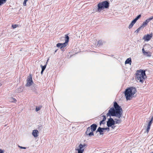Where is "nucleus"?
Returning a JSON list of instances; mask_svg holds the SVG:
<instances>
[{
  "label": "nucleus",
  "mask_w": 153,
  "mask_h": 153,
  "mask_svg": "<svg viewBox=\"0 0 153 153\" xmlns=\"http://www.w3.org/2000/svg\"><path fill=\"white\" fill-rule=\"evenodd\" d=\"M141 16V15H139L134 20L136 22L137 20L139 19Z\"/></svg>",
  "instance_id": "22"
},
{
  "label": "nucleus",
  "mask_w": 153,
  "mask_h": 153,
  "mask_svg": "<svg viewBox=\"0 0 153 153\" xmlns=\"http://www.w3.org/2000/svg\"><path fill=\"white\" fill-rule=\"evenodd\" d=\"M40 109V108L39 107H36V111H39Z\"/></svg>",
  "instance_id": "29"
},
{
  "label": "nucleus",
  "mask_w": 153,
  "mask_h": 153,
  "mask_svg": "<svg viewBox=\"0 0 153 153\" xmlns=\"http://www.w3.org/2000/svg\"><path fill=\"white\" fill-rule=\"evenodd\" d=\"M69 39V37L67 35H65V42L63 43H61V48H64L66 47L68 43V42Z\"/></svg>",
  "instance_id": "8"
},
{
  "label": "nucleus",
  "mask_w": 153,
  "mask_h": 153,
  "mask_svg": "<svg viewBox=\"0 0 153 153\" xmlns=\"http://www.w3.org/2000/svg\"><path fill=\"white\" fill-rule=\"evenodd\" d=\"M146 78L145 70L141 69L137 71L135 78L137 82L143 83Z\"/></svg>",
  "instance_id": "2"
},
{
  "label": "nucleus",
  "mask_w": 153,
  "mask_h": 153,
  "mask_svg": "<svg viewBox=\"0 0 153 153\" xmlns=\"http://www.w3.org/2000/svg\"><path fill=\"white\" fill-rule=\"evenodd\" d=\"M8 101L11 102H15L16 101V100L13 97H10L8 98Z\"/></svg>",
  "instance_id": "17"
},
{
  "label": "nucleus",
  "mask_w": 153,
  "mask_h": 153,
  "mask_svg": "<svg viewBox=\"0 0 153 153\" xmlns=\"http://www.w3.org/2000/svg\"><path fill=\"white\" fill-rule=\"evenodd\" d=\"M102 42L101 40H99L98 42L97 45L100 46L102 45Z\"/></svg>",
  "instance_id": "23"
},
{
  "label": "nucleus",
  "mask_w": 153,
  "mask_h": 153,
  "mask_svg": "<svg viewBox=\"0 0 153 153\" xmlns=\"http://www.w3.org/2000/svg\"><path fill=\"white\" fill-rule=\"evenodd\" d=\"M142 51L144 55L147 56H151L150 53L149 52L145 51L143 48L142 49Z\"/></svg>",
  "instance_id": "16"
},
{
  "label": "nucleus",
  "mask_w": 153,
  "mask_h": 153,
  "mask_svg": "<svg viewBox=\"0 0 153 153\" xmlns=\"http://www.w3.org/2000/svg\"><path fill=\"white\" fill-rule=\"evenodd\" d=\"M4 152L1 149H0V153H3Z\"/></svg>",
  "instance_id": "36"
},
{
  "label": "nucleus",
  "mask_w": 153,
  "mask_h": 153,
  "mask_svg": "<svg viewBox=\"0 0 153 153\" xmlns=\"http://www.w3.org/2000/svg\"><path fill=\"white\" fill-rule=\"evenodd\" d=\"M39 131L37 130H34L32 132V134L34 137H37L38 136Z\"/></svg>",
  "instance_id": "14"
},
{
  "label": "nucleus",
  "mask_w": 153,
  "mask_h": 153,
  "mask_svg": "<svg viewBox=\"0 0 153 153\" xmlns=\"http://www.w3.org/2000/svg\"><path fill=\"white\" fill-rule=\"evenodd\" d=\"M27 0H24V2H23V5L25 6H26V2H27Z\"/></svg>",
  "instance_id": "28"
},
{
  "label": "nucleus",
  "mask_w": 153,
  "mask_h": 153,
  "mask_svg": "<svg viewBox=\"0 0 153 153\" xmlns=\"http://www.w3.org/2000/svg\"><path fill=\"white\" fill-rule=\"evenodd\" d=\"M7 0H0V5H1L5 3Z\"/></svg>",
  "instance_id": "21"
},
{
  "label": "nucleus",
  "mask_w": 153,
  "mask_h": 153,
  "mask_svg": "<svg viewBox=\"0 0 153 153\" xmlns=\"http://www.w3.org/2000/svg\"><path fill=\"white\" fill-rule=\"evenodd\" d=\"M22 90L21 88L18 89V92H22Z\"/></svg>",
  "instance_id": "35"
},
{
  "label": "nucleus",
  "mask_w": 153,
  "mask_h": 153,
  "mask_svg": "<svg viewBox=\"0 0 153 153\" xmlns=\"http://www.w3.org/2000/svg\"><path fill=\"white\" fill-rule=\"evenodd\" d=\"M87 145L85 144H80L78 148H76L75 150L78 151V153H83L84 149L87 147Z\"/></svg>",
  "instance_id": "4"
},
{
  "label": "nucleus",
  "mask_w": 153,
  "mask_h": 153,
  "mask_svg": "<svg viewBox=\"0 0 153 153\" xmlns=\"http://www.w3.org/2000/svg\"><path fill=\"white\" fill-rule=\"evenodd\" d=\"M150 128V126H147V130H149Z\"/></svg>",
  "instance_id": "34"
},
{
  "label": "nucleus",
  "mask_w": 153,
  "mask_h": 153,
  "mask_svg": "<svg viewBox=\"0 0 153 153\" xmlns=\"http://www.w3.org/2000/svg\"><path fill=\"white\" fill-rule=\"evenodd\" d=\"M97 125L93 124L91 126L90 128L91 129V131L92 132L95 131L97 129Z\"/></svg>",
  "instance_id": "13"
},
{
  "label": "nucleus",
  "mask_w": 153,
  "mask_h": 153,
  "mask_svg": "<svg viewBox=\"0 0 153 153\" xmlns=\"http://www.w3.org/2000/svg\"><path fill=\"white\" fill-rule=\"evenodd\" d=\"M48 60H49V59H48L47 60V62H46V63H47H47H48Z\"/></svg>",
  "instance_id": "41"
},
{
  "label": "nucleus",
  "mask_w": 153,
  "mask_h": 153,
  "mask_svg": "<svg viewBox=\"0 0 153 153\" xmlns=\"http://www.w3.org/2000/svg\"><path fill=\"white\" fill-rule=\"evenodd\" d=\"M135 23L136 22L133 20L129 25V28L130 29L131 28Z\"/></svg>",
  "instance_id": "19"
},
{
  "label": "nucleus",
  "mask_w": 153,
  "mask_h": 153,
  "mask_svg": "<svg viewBox=\"0 0 153 153\" xmlns=\"http://www.w3.org/2000/svg\"><path fill=\"white\" fill-rule=\"evenodd\" d=\"M149 130H147V129H146V132L148 133L149 132Z\"/></svg>",
  "instance_id": "37"
},
{
  "label": "nucleus",
  "mask_w": 153,
  "mask_h": 153,
  "mask_svg": "<svg viewBox=\"0 0 153 153\" xmlns=\"http://www.w3.org/2000/svg\"><path fill=\"white\" fill-rule=\"evenodd\" d=\"M136 92L135 88L130 87L126 89L125 92V95L127 100H130L133 97Z\"/></svg>",
  "instance_id": "3"
},
{
  "label": "nucleus",
  "mask_w": 153,
  "mask_h": 153,
  "mask_svg": "<svg viewBox=\"0 0 153 153\" xmlns=\"http://www.w3.org/2000/svg\"><path fill=\"white\" fill-rule=\"evenodd\" d=\"M105 123V121H104L102 120L101 121L100 123V125H101L102 124H104Z\"/></svg>",
  "instance_id": "26"
},
{
  "label": "nucleus",
  "mask_w": 153,
  "mask_h": 153,
  "mask_svg": "<svg viewBox=\"0 0 153 153\" xmlns=\"http://www.w3.org/2000/svg\"><path fill=\"white\" fill-rule=\"evenodd\" d=\"M103 120H102L104 121H105V120L106 119V116H105L104 115L103 116Z\"/></svg>",
  "instance_id": "32"
},
{
  "label": "nucleus",
  "mask_w": 153,
  "mask_h": 153,
  "mask_svg": "<svg viewBox=\"0 0 153 153\" xmlns=\"http://www.w3.org/2000/svg\"><path fill=\"white\" fill-rule=\"evenodd\" d=\"M100 3L104 8H107L109 7V3L107 1H102Z\"/></svg>",
  "instance_id": "10"
},
{
  "label": "nucleus",
  "mask_w": 153,
  "mask_h": 153,
  "mask_svg": "<svg viewBox=\"0 0 153 153\" xmlns=\"http://www.w3.org/2000/svg\"><path fill=\"white\" fill-rule=\"evenodd\" d=\"M85 134L87 136L89 137H91L94 135V133L91 131L90 127H88L87 128V130L85 131Z\"/></svg>",
  "instance_id": "7"
},
{
  "label": "nucleus",
  "mask_w": 153,
  "mask_h": 153,
  "mask_svg": "<svg viewBox=\"0 0 153 153\" xmlns=\"http://www.w3.org/2000/svg\"><path fill=\"white\" fill-rule=\"evenodd\" d=\"M152 121L151 120L148 123V126H151V124H152Z\"/></svg>",
  "instance_id": "27"
},
{
  "label": "nucleus",
  "mask_w": 153,
  "mask_h": 153,
  "mask_svg": "<svg viewBox=\"0 0 153 153\" xmlns=\"http://www.w3.org/2000/svg\"><path fill=\"white\" fill-rule=\"evenodd\" d=\"M56 47L58 48H60L61 49V43H58L56 44Z\"/></svg>",
  "instance_id": "24"
},
{
  "label": "nucleus",
  "mask_w": 153,
  "mask_h": 153,
  "mask_svg": "<svg viewBox=\"0 0 153 153\" xmlns=\"http://www.w3.org/2000/svg\"><path fill=\"white\" fill-rule=\"evenodd\" d=\"M142 27H141V26L139 28H138L135 31V32H137V33H138L140 31V29Z\"/></svg>",
  "instance_id": "25"
},
{
  "label": "nucleus",
  "mask_w": 153,
  "mask_h": 153,
  "mask_svg": "<svg viewBox=\"0 0 153 153\" xmlns=\"http://www.w3.org/2000/svg\"><path fill=\"white\" fill-rule=\"evenodd\" d=\"M152 121H153V116L152 117L151 120Z\"/></svg>",
  "instance_id": "40"
},
{
  "label": "nucleus",
  "mask_w": 153,
  "mask_h": 153,
  "mask_svg": "<svg viewBox=\"0 0 153 153\" xmlns=\"http://www.w3.org/2000/svg\"><path fill=\"white\" fill-rule=\"evenodd\" d=\"M104 130H106L108 131H109V128H108V127H107L106 128H104Z\"/></svg>",
  "instance_id": "33"
},
{
  "label": "nucleus",
  "mask_w": 153,
  "mask_h": 153,
  "mask_svg": "<svg viewBox=\"0 0 153 153\" xmlns=\"http://www.w3.org/2000/svg\"><path fill=\"white\" fill-rule=\"evenodd\" d=\"M56 50L55 51V52H56Z\"/></svg>",
  "instance_id": "42"
},
{
  "label": "nucleus",
  "mask_w": 153,
  "mask_h": 153,
  "mask_svg": "<svg viewBox=\"0 0 153 153\" xmlns=\"http://www.w3.org/2000/svg\"><path fill=\"white\" fill-rule=\"evenodd\" d=\"M44 71L42 70L41 71V74H43V72Z\"/></svg>",
  "instance_id": "38"
},
{
  "label": "nucleus",
  "mask_w": 153,
  "mask_h": 153,
  "mask_svg": "<svg viewBox=\"0 0 153 153\" xmlns=\"http://www.w3.org/2000/svg\"><path fill=\"white\" fill-rule=\"evenodd\" d=\"M18 25H12V27L13 28H15L17 27Z\"/></svg>",
  "instance_id": "31"
},
{
  "label": "nucleus",
  "mask_w": 153,
  "mask_h": 153,
  "mask_svg": "<svg viewBox=\"0 0 153 153\" xmlns=\"http://www.w3.org/2000/svg\"><path fill=\"white\" fill-rule=\"evenodd\" d=\"M152 37V34H147L144 36L143 37V39L145 41H148Z\"/></svg>",
  "instance_id": "12"
},
{
  "label": "nucleus",
  "mask_w": 153,
  "mask_h": 153,
  "mask_svg": "<svg viewBox=\"0 0 153 153\" xmlns=\"http://www.w3.org/2000/svg\"><path fill=\"white\" fill-rule=\"evenodd\" d=\"M114 108L110 109L108 113L106 114L107 117L108 116H115L118 119H114L115 123L119 124L121 122V120L120 118L123 115V110L122 108L117 103L115 102L114 104Z\"/></svg>",
  "instance_id": "1"
},
{
  "label": "nucleus",
  "mask_w": 153,
  "mask_h": 153,
  "mask_svg": "<svg viewBox=\"0 0 153 153\" xmlns=\"http://www.w3.org/2000/svg\"><path fill=\"white\" fill-rule=\"evenodd\" d=\"M131 58H128L125 62V64H129L131 65Z\"/></svg>",
  "instance_id": "18"
},
{
  "label": "nucleus",
  "mask_w": 153,
  "mask_h": 153,
  "mask_svg": "<svg viewBox=\"0 0 153 153\" xmlns=\"http://www.w3.org/2000/svg\"><path fill=\"white\" fill-rule=\"evenodd\" d=\"M115 124V121L113 118L111 117L109 119H108V120L107 122V126L108 127L111 126H114Z\"/></svg>",
  "instance_id": "5"
},
{
  "label": "nucleus",
  "mask_w": 153,
  "mask_h": 153,
  "mask_svg": "<svg viewBox=\"0 0 153 153\" xmlns=\"http://www.w3.org/2000/svg\"><path fill=\"white\" fill-rule=\"evenodd\" d=\"M18 147L21 149H26L25 147H23L21 146H20L19 145L18 146Z\"/></svg>",
  "instance_id": "30"
},
{
  "label": "nucleus",
  "mask_w": 153,
  "mask_h": 153,
  "mask_svg": "<svg viewBox=\"0 0 153 153\" xmlns=\"http://www.w3.org/2000/svg\"><path fill=\"white\" fill-rule=\"evenodd\" d=\"M104 130V128H101L100 127H99L97 129V130L96 131V132H99L100 134V135L103 134V132Z\"/></svg>",
  "instance_id": "15"
},
{
  "label": "nucleus",
  "mask_w": 153,
  "mask_h": 153,
  "mask_svg": "<svg viewBox=\"0 0 153 153\" xmlns=\"http://www.w3.org/2000/svg\"><path fill=\"white\" fill-rule=\"evenodd\" d=\"M153 19V16L151 17L150 18H149L148 19H146L144 22L141 26L142 27H145L148 23L151 20H152Z\"/></svg>",
  "instance_id": "11"
},
{
  "label": "nucleus",
  "mask_w": 153,
  "mask_h": 153,
  "mask_svg": "<svg viewBox=\"0 0 153 153\" xmlns=\"http://www.w3.org/2000/svg\"><path fill=\"white\" fill-rule=\"evenodd\" d=\"M33 83V81L32 79V77L31 74L29 75V76L27 79V82L26 84V86H31Z\"/></svg>",
  "instance_id": "6"
},
{
  "label": "nucleus",
  "mask_w": 153,
  "mask_h": 153,
  "mask_svg": "<svg viewBox=\"0 0 153 153\" xmlns=\"http://www.w3.org/2000/svg\"><path fill=\"white\" fill-rule=\"evenodd\" d=\"M104 8L100 3H99L97 4V8L95 10V11L96 12H100L102 10H103Z\"/></svg>",
  "instance_id": "9"
},
{
  "label": "nucleus",
  "mask_w": 153,
  "mask_h": 153,
  "mask_svg": "<svg viewBox=\"0 0 153 153\" xmlns=\"http://www.w3.org/2000/svg\"><path fill=\"white\" fill-rule=\"evenodd\" d=\"M111 128H112V129H114V128L115 127V126H111Z\"/></svg>",
  "instance_id": "39"
},
{
  "label": "nucleus",
  "mask_w": 153,
  "mask_h": 153,
  "mask_svg": "<svg viewBox=\"0 0 153 153\" xmlns=\"http://www.w3.org/2000/svg\"><path fill=\"white\" fill-rule=\"evenodd\" d=\"M47 65V63H46L45 65L44 66H42V65H41V67L42 68V70L44 71Z\"/></svg>",
  "instance_id": "20"
}]
</instances>
